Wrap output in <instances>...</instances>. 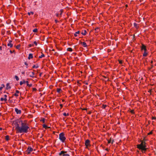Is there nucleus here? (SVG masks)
<instances>
[{
  "mask_svg": "<svg viewBox=\"0 0 156 156\" xmlns=\"http://www.w3.org/2000/svg\"><path fill=\"white\" fill-rule=\"evenodd\" d=\"M16 129L17 133H27L28 132L29 127L26 120H18L16 122Z\"/></svg>",
  "mask_w": 156,
  "mask_h": 156,
  "instance_id": "obj_1",
  "label": "nucleus"
},
{
  "mask_svg": "<svg viewBox=\"0 0 156 156\" xmlns=\"http://www.w3.org/2000/svg\"><path fill=\"white\" fill-rule=\"evenodd\" d=\"M59 139L62 142H65L66 140V138L65 136V134L64 133L62 132L59 134Z\"/></svg>",
  "mask_w": 156,
  "mask_h": 156,
  "instance_id": "obj_3",
  "label": "nucleus"
},
{
  "mask_svg": "<svg viewBox=\"0 0 156 156\" xmlns=\"http://www.w3.org/2000/svg\"><path fill=\"white\" fill-rule=\"evenodd\" d=\"M81 43L82 44V45L83 47H86L87 46V45L85 42H81Z\"/></svg>",
  "mask_w": 156,
  "mask_h": 156,
  "instance_id": "obj_13",
  "label": "nucleus"
},
{
  "mask_svg": "<svg viewBox=\"0 0 156 156\" xmlns=\"http://www.w3.org/2000/svg\"><path fill=\"white\" fill-rule=\"evenodd\" d=\"M2 86L0 87V90H2L3 88L5 87V85L4 84H2Z\"/></svg>",
  "mask_w": 156,
  "mask_h": 156,
  "instance_id": "obj_34",
  "label": "nucleus"
},
{
  "mask_svg": "<svg viewBox=\"0 0 156 156\" xmlns=\"http://www.w3.org/2000/svg\"><path fill=\"white\" fill-rule=\"evenodd\" d=\"M20 91L17 90H16V93L13 94V95L15 96L16 97H18L19 95L18 94L20 93Z\"/></svg>",
  "mask_w": 156,
  "mask_h": 156,
  "instance_id": "obj_9",
  "label": "nucleus"
},
{
  "mask_svg": "<svg viewBox=\"0 0 156 156\" xmlns=\"http://www.w3.org/2000/svg\"><path fill=\"white\" fill-rule=\"evenodd\" d=\"M140 51H144V52L143 55V57H146L147 56L148 53L147 49V47L143 44H141V45L140 46Z\"/></svg>",
  "mask_w": 156,
  "mask_h": 156,
  "instance_id": "obj_2",
  "label": "nucleus"
},
{
  "mask_svg": "<svg viewBox=\"0 0 156 156\" xmlns=\"http://www.w3.org/2000/svg\"><path fill=\"white\" fill-rule=\"evenodd\" d=\"M130 112L131 114H135V112L133 110H130Z\"/></svg>",
  "mask_w": 156,
  "mask_h": 156,
  "instance_id": "obj_28",
  "label": "nucleus"
},
{
  "mask_svg": "<svg viewBox=\"0 0 156 156\" xmlns=\"http://www.w3.org/2000/svg\"><path fill=\"white\" fill-rule=\"evenodd\" d=\"M142 141V140H140V139L139 140H138V142H141V143Z\"/></svg>",
  "mask_w": 156,
  "mask_h": 156,
  "instance_id": "obj_51",
  "label": "nucleus"
},
{
  "mask_svg": "<svg viewBox=\"0 0 156 156\" xmlns=\"http://www.w3.org/2000/svg\"><path fill=\"white\" fill-rule=\"evenodd\" d=\"M153 63V61L152 60H151V64H152V63Z\"/></svg>",
  "mask_w": 156,
  "mask_h": 156,
  "instance_id": "obj_59",
  "label": "nucleus"
},
{
  "mask_svg": "<svg viewBox=\"0 0 156 156\" xmlns=\"http://www.w3.org/2000/svg\"><path fill=\"white\" fill-rule=\"evenodd\" d=\"M67 51H72L73 50L72 48H67Z\"/></svg>",
  "mask_w": 156,
  "mask_h": 156,
  "instance_id": "obj_25",
  "label": "nucleus"
},
{
  "mask_svg": "<svg viewBox=\"0 0 156 156\" xmlns=\"http://www.w3.org/2000/svg\"><path fill=\"white\" fill-rule=\"evenodd\" d=\"M60 13L59 15L61 16L62 13L63 12V10L62 9H61L60 10Z\"/></svg>",
  "mask_w": 156,
  "mask_h": 156,
  "instance_id": "obj_36",
  "label": "nucleus"
},
{
  "mask_svg": "<svg viewBox=\"0 0 156 156\" xmlns=\"http://www.w3.org/2000/svg\"><path fill=\"white\" fill-rule=\"evenodd\" d=\"M59 14L58 13H57L56 14V16L57 17H58L59 16Z\"/></svg>",
  "mask_w": 156,
  "mask_h": 156,
  "instance_id": "obj_58",
  "label": "nucleus"
},
{
  "mask_svg": "<svg viewBox=\"0 0 156 156\" xmlns=\"http://www.w3.org/2000/svg\"><path fill=\"white\" fill-rule=\"evenodd\" d=\"M55 21L56 23H57L58 22V21L57 20H55Z\"/></svg>",
  "mask_w": 156,
  "mask_h": 156,
  "instance_id": "obj_52",
  "label": "nucleus"
},
{
  "mask_svg": "<svg viewBox=\"0 0 156 156\" xmlns=\"http://www.w3.org/2000/svg\"><path fill=\"white\" fill-rule=\"evenodd\" d=\"M77 83L78 84H79L80 85H81V83L80 82V81L79 80H77Z\"/></svg>",
  "mask_w": 156,
  "mask_h": 156,
  "instance_id": "obj_49",
  "label": "nucleus"
},
{
  "mask_svg": "<svg viewBox=\"0 0 156 156\" xmlns=\"http://www.w3.org/2000/svg\"><path fill=\"white\" fill-rule=\"evenodd\" d=\"M37 90V89L35 88H33V91H36Z\"/></svg>",
  "mask_w": 156,
  "mask_h": 156,
  "instance_id": "obj_43",
  "label": "nucleus"
},
{
  "mask_svg": "<svg viewBox=\"0 0 156 156\" xmlns=\"http://www.w3.org/2000/svg\"><path fill=\"white\" fill-rule=\"evenodd\" d=\"M87 109L86 108H83L82 109L83 110H87Z\"/></svg>",
  "mask_w": 156,
  "mask_h": 156,
  "instance_id": "obj_57",
  "label": "nucleus"
},
{
  "mask_svg": "<svg viewBox=\"0 0 156 156\" xmlns=\"http://www.w3.org/2000/svg\"><path fill=\"white\" fill-rule=\"evenodd\" d=\"M45 119L44 118H43V119L41 120V121H42L43 122V123H44L45 122Z\"/></svg>",
  "mask_w": 156,
  "mask_h": 156,
  "instance_id": "obj_45",
  "label": "nucleus"
},
{
  "mask_svg": "<svg viewBox=\"0 0 156 156\" xmlns=\"http://www.w3.org/2000/svg\"><path fill=\"white\" fill-rule=\"evenodd\" d=\"M60 108L61 109L63 107V105L62 104H60Z\"/></svg>",
  "mask_w": 156,
  "mask_h": 156,
  "instance_id": "obj_50",
  "label": "nucleus"
},
{
  "mask_svg": "<svg viewBox=\"0 0 156 156\" xmlns=\"http://www.w3.org/2000/svg\"><path fill=\"white\" fill-rule=\"evenodd\" d=\"M43 127L45 129L50 128V127L47 126L45 124H44L43 125Z\"/></svg>",
  "mask_w": 156,
  "mask_h": 156,
  "instance_id": "obj_16",
  "label": "nucleus"
},
{
  "mask_svg": "<svg viewBox=\"0 0 156 156\" xmlns=\"http://www.w3.org/2000/svg\"><path fill=\"white\" fill-rule=\"evenodd\" d=\"M27 14L29 16H30V14H32V15H33L34 14V12H33L31 11L30 12H28Z\"/></svg>",
  "mask_w": 156,
  "mask_h": 156,
  "instance_id": "obj_26",
  "label": "nucleus"
},
{
  "mask_svg": "<svg viewBox=\"0 0 156 156\" xmlns=\"http://www.w3.org/2000/svg\"><path fill=\"white\" fill-rule=\"evenodd\" d=\"M62 91V90L61 88H57V92L59 93H60Z\"/></svg>",
  "mask_w": 156,
  "mask_h": 156,
  "instance_id": "obj_19",
  "label": "nucleus"
},
{
  "mask_svg": "<svg viewBox=\"0 0 156 156\" xmlns=\"http://www.w3.org/2000/svg\"><path fill=\"white\" fill-rule=\"evenodd\" d=\"M95 30L96 31H97L98 32V30H99V28L98 27H97L95 29Z\"/></svg>",
  "mask_w": 156,
  "mask_h": 156,
  "instance_id": "obj_38",
  "label": "nucleus"
},
{
  "mask_svg": "<svg viewBox=\"0 0 156 156\" xmlns=\"http://www.w3.org/2000/svg\"><path fill=\"white\" fill-rule=\"evenodd\" d=\"M0 100L1 101H6L7 100V98H0Z\"/></svg>",
  "mask_w": 156,
  "mask_h": 156,
  "instance_id": "obj_24",
  "label": "nucleus"
},
{
  "mask_svg": "<svg viewBox=\"0 0 156 156\" xmlns=\"http://www.w3.org/2000/svg\"><path fill=\"white\" fill-rule=\"evenodd\" d=\"M2 130V128H1V127H0V130Z\"/></svg>",
  "mask_w": 156,
  "mask_h": 156,
  "instance_id": "obj_62",
  "label": "nucleus"
},
{
  "mask_svg": "<svg viewBox=\"0 0 156 156\" xmlns=\"http://www.w3.org/2000/svg\"><path fill=\"white\" fill-rule=\"evenodd\" d=\"M21 73H22V74H23V75H24V74H25V72H24V71L22 72H21Z\"/></svg>",
  "mask_w": 156,
  "mask_h": 156,
  "instance_id": "obj_54",
  "label": "nucleus"
},
{
  "mask_svg": "<svg viewBox=\"0 0 156 156\" xmlns=\"http://www.w3.org/2000/svg\"><path fill=\"white\" fill-rule=\"evenodd\" d=\"M146 142H142L140 144H138L136 145L137 147L139 150L144 147H146Z\"/></svg>",
  "mask_w": 156,
  "mask_h": 156,
  "instance_id": "obj_4",
  "label": "nucleus"
},
{
  "mask_svg": "<svg viewBox=\"0 0 156 156\" xmlns=\"http://www.w3.org/2000/svg\"><path fill=\"white\" fill-rule=\"evenodd\" d=\"M80 33V31H78L77 32H76L74 34V36L75 37H77V34H78Z\"/></svg>",
  "mask_w": 156,
  "mask_h": 156,
  "instance_id": "obj_22",
  "label": "nucleus"
},
{
  "mask_svg": "<svg viewBox=\"0 0 156 156\" xmlns=\"http://www.w3.org/2000/svg\"><path fill=\"white\" fill-rule=\"evenodd\" d=\"M11 88V87L9 86V83H7L6 85V89L8 90L9 89H10Z\"/></svg>",
  "mask_w": 156,
  "mask_h": 156,
  "instance_id": "obj_14",
  "label": "nucleus"
},
{
  "mask_svg": "<svg viewBox=\"0 0 156 156\" xmlns=\"http://www.w3.org/2000/svg\"><path fill=\"white\" fill-rule=\"evenodd\" d=\"M33 31L34 32L36 33L37 31V28H35L33 30Z\"/></svg>",
  "mask_w": 156,
  "mask_h": 156,
  "instance_id": "obj_30",
  "label": "nucleus"
},
{
  "mask_svg": "<svg viewBox=\"0 0 156 156\" xmlns=\"http://www.w3.org/2000/svg\"><path fill=\"white\" fill-rule=\"evenodd\" d=\"M66 151H62L59 153V155L60 156L62 155V156H70L69 155L66 154Z\"/></svg>",
  "mask_w": 156,
  "mask_h": 156,
  "instance_id": "obj_5",
  "label": "nucleus"
},
{
  "mask_svg": "<svg viewBox=\"0 0 156 156\" xmlns=\"http://www.w3.org/2000/svg\"><path fill=\"white\" fill-rule=\"evenodd\" d=\"M142 140V142H145L146 140L145 139V138H144Z\"/></svg>",
  "mask_w": 156,
  "mask_h": 156,
  "instance_id": "obj_48",
  "label": "nucleus"
},
{
  "mask_svg": "<svg viewBox=\"0 0 156 156\" xmlns=\"http://www.w3.org/2000/svg\"><path fill=\"white\" fill-rule=\"evenodd\" d=\"M107 107V105H103L102 106V108H103L105 109L106 107Z\"/></svg>",
  "mask_w": 156,
  "mask_h": 156,
  "instance_id": "obj_31",
  "label": "nucleus"
},
{
  "mask_svg": "<svg viewBox=\"0 0 156 156\" xmlns=\"http://www.w3.org/2000/svg\"><path fill=\"white\" fill-rule=\"evenodd\" d=\"M33 58V54H30L29 55L28 57V59H30L31 58Z\"/></svg>",
  "mask_w": 156,
  "mask_h": 156,
  "instance_id": "obj_15",
  "label": "nucleus"
},
{
  "mask_svg": "<svg viewBox=\"0 0 156 156\" xmlns=\"http://www.w3.org/2000/svg\"><path fill=\"white\" fill-rule=\"evenodd\" d=\"M12 41H9V43L7 44L8 46H9L10 48H12L13 46V44L12 43Z\"/></svg>",
  "mask_w": 156,
  "mask_h": 156,
  "instance_id": "obj_11",
  "label": "nucleus"
},
{
  "mask_svg": "<svg viewBox=\"0 0 156 156\" xmlns=\"http://www.w3.org/2000/svg\"><path fill=\"white\" fill-rule=\"evenodd\" d=\"M34 44H35V45L36 46L37 45V42L36 41H34Z\"/></svg>",
  "mask_w": 156,
  "mask_h": 156,
  "instance_id": "obj_42",
  "label": "nucleus"
},
{
  "mask_svg": "<svg viewBox=\"0 0 156 156\" xmlns=\"http://www.w3.org/2000/svg\"><path fill=\"white\" fill-rule=\"evenodd\" d=\"M87 33V31L86 30H84L81 33V34L83 35H85Z\"/></svg>",
  "mask_w": 156,
  "mask_h": 156,
  "instance_id": "obj_20",
  "label": "nucleus"
},
{
  "mask_svg": "<svg viewBox=\"0 0 156 156\" xmlns=\"http://www.w3.org/2000/svg\"><path fill=\"white\" fill-rule=\"evenodd\" d=\"M5 140L6 141H8L9 140V136L8 135H6L5 136Z\"/></svg>",
  "mask_w": 156,
  "mask_h": 156,
  "instance_id": "obj_23",
  "label": "nucleus"
},
{
  "mask_svg": "<svg viewBox=\"0 0 156 156\" xmlns=\"http://www.w3.org/2000/svg\"><path fill=\"white\" fill-rule=\"evenodd\" d=\"M26 83V81L25 80H23L22 81H21L20 83V85H22L23 84Z\"/></svg>",
  "mask_w": 156,
  "mask_h": 156,
  "instance_id": "obj_21",
  "label": "nucleus"
},
{
  "mask_svg": "<svg viewBox=\"0 0 156 156\" xmlns=\"http://www.w3.org/2000/svg\"><path fill=\"white\" fill-rule=\"evenodd\" d=\"M90 141L88 139H87L85 140V144L86 146V148H87L89 147H90L91 146L90 144Z\"/></svg>",
  "mask_w": 156,
  "mask_h": 156,
  "instance_id": "obj_6",
  "label": "nucleus"
},
{
  "mask_svg": "<svg viewBox=\"0 0 156 156\" xmlns=\"http://www.w3.org/2000/svg\"><path fill=\"white\" fill-rule=\"evenodd\" d=\"M24 64H25V65H26V66H27L28 65V64L26 62H25Z\"/></svg>",
  "mask_w": 156,
  "mask_h": 156,
  "instance_id": "obj_53",
  "label": "nucleus"
},
{
  "mask_svg": "<svg viewBox=\"0 0 156 156\" xmlns=\"http://www.w3.org/2000/svg\"><path fill=\"white\" fill-rule=\"evenodd\" d=\"M64 101H65V100L64 99L62 100V102H64Z\"/></svg>",
  "mask_w": 156,
  "mask_h": 156,
  "instance_id": "obj_64",
  "label": "nucleus"
},
{
  "mask_svg": "<svg viewBox=\"0 0 156 156\" xmlns=\"http://www.w3.org/2000/svg\"><path fill=\"white\" fill-rule=\"evenodd\" d=\"M63 115L65 116H68L69 115V113H64L63 114Z\"/></svg>",
  "mask_w": 156,
  "mask_h": 156,
  "instance_id": "obj_27",
  "label": "nucleus"
},
{
  "mask_svg": "<svg viewBox=\"0 0 156 156\" xmlns=\"http://www.w3.org/2000/svg\"><path fill=\"white\" fill-rule=\"evenodd\" d=\"M153 133V132H152V131H151L149 133H148L147 134V135H151V134H152Z\"/></svg>",
  "mask_w": 156,
  "mask_h": 156,
  "instance_id": "obj_40",
  "label": "nucleus"
},
{
  "mask_svg": "<svg viewBox=\"0 0 156 156\" xmlns=\"http://www.w3.org/2000/svg\"><path fill=\"white\" fill-rule=\"evenodd\" d=\"M114 142V140H112V141L111 138H110L109 140H108V144H110L111 143L112 144H113Z\"/></svg>",
  "mask_w": 156,
  "mask_h": 156,
  "instance_id": "obj_12",
  "label": "nucleus"
},
{
  "mask_svg": "<svg viewBox=\"0 0 156 156\" xmlns=\"http://www.w3.org/2000/svg\"><path fill=\"white\" fill-rule=\"evenodd\" d=\"M4 45L3 44L2 46H0V50L2 51V48H4Z\"/></svg>",
  "mask_w": 156,
  "mask_h": 156,
  "instance_id": "obj_32",
  "label": "nucleus"
},
{
  "mask_svg": "<svg viewBox=\"0 0 156 156\" xmlns=\"http://www.w3.org/2000/svg\"><path fill=\"white\" fill-rule=\"evenodd\" d=\"M88 83H85V84L86 85H88Z\"/></svg>",
  "mask_w": 156,
  "mask_h": 156,
  "instance_id": "obj_63",
  "label": "nucleus"
},
{
  "mask_svg": "<svg viewBox=\"0 0 156 156\" xmlns=\"http://www.w3.org/2000/svg\"><path fill=\"white\" fill-rule=\"evenodd\" d=\"M34 44H30L29 45V47H34Z\"/></svg>",
  "mask_w": 156,
  "mask_h": 156,
  "instance_id": "obj_41",
  "label": "nucleus"
},
{
  "mask_svg": "<svg viewBox=\"0 0 156 156\" xmlns=\"http://www.w3.org/2000/svg\"><path fill=\"white\" fill-rule=\"evenodd\" d=\"M33 151V149L31 147H28L26 151V153L27 154H30L31 152Z\"/></svg>",
  "mask_w": 156,
  "mask_h": 156,
  "instance_id": "obj_7",
  "label": "nucleus"
},
{
  "mask_svg": "<svg viewBox=\"0 0 156 156\" xmlns=\"http://www.w3.org/2000/svg\"><path fill=\"white\" fill-rule=\"evenodd\" d=\"M15 77L17 81H18L19 80V78L17 76H15Z\"/></svg>",
  "mask_w": 156,
  "mask_h": 156,
  "instance_id": "obj_33",
  "label": "nucleus"
},
{
  "mask_svg": "<svg viewBox=\"0 0 156 156\" xmlns=\"http://www.w3.org/2000/svg\"><path fill=\"white\" fill-rule=\"evenodd\" d=\"M146 147H144L140 149V150H141V151L143 153H145V151H146L147 149V148Z\"/></svg>",
  "mask_w": 156,
  "mask_h": 156,
  "instance_id": "obj_8",
  "label": "nucleus"
},
{
  "mask_svg": "<svg viewBox=\"0 0 156 156\" xmlns=\"http://www.w3.org/2000/svg\"><path fill=\"white\" fill-rule=\"evenodd\" d=\"M4 96L5 98H6L7 97V95H6V94L5 95H4Z\"/></svg>",
  "mask_w": 156,
  "mask_h": 156,
  "instance_id": "obj_55",
  "label": "nucleus"
},
{
  "mask_svg": "<svg viewBox=\"0 0 156 156\" xmlns=\"http://www.w3.org/2000/svg\"><path fill=\"white\" fill-rule=\"evenodd\" d=\"M105 150L106 151H109V150L108 148H106L105 149Z\"/></svg>",
  "mask_w": 156,
  "mask_h": 156,
  "instance_id": "obj_56",
  "label": "nucleus"
},
{
  "mask_svg": "<svg viewBox=\"0 0 156 156\" xmlns=\"http://www.w3.org/2000/svg\"><path fill=\"white\" fill-rule=\"evenodd\" d=\"M15 50H13L12 51H11V50L10 51V52L11 54H12V53L13 52H15Z\"/></svg>",
  "mask_w": 156,
  "mask_h": 156,
  "instance_id": "obj_39",
  "label": "nucleus"
},
{
  "mask_svg": "<svg viewBox=\"0 0 156 156\" xmlns=\"http://www.w3.org/2000/svg\"><path fill=\"white\" fill-rule=\"evenodd\" d=\"M15 111L17 114H20L21 113V111L17 108H15Z\"/></svg>",
  "mask_w": 156,
  "mask_h": 156,
  "instance_id": "obj_10",
  "label": "nucleus"
},
{
  "mask_svg": "<svg viewBox=\"0 0 156 156\" xmlns=\"http://www.w3.org/2000/svg\"><path fill=\"white\" fill-rule=\"evenodd\" d=\"M119 63L120 64H122V61L121 60H119Z\"/></svg>",
  "mask_w": 156,
  "mask_h": 156,
  "instance_id": "obj_37",
  "label": "nucleus"
},
{
  "mask_svg": "<svg viewBox=\"0 0 156 156\" xmlns=\"http://www.w3.org/2000/svg\"><path fill=\"white\" fill-rule=\"evenodd\" d=\"M35 65H34V66H33V67H32V68H35Z\"/></svg>",
  "mask_w": 156,
  "mask_h": 156,
  "instance_id": "obj_60",
  "label": "nucleus"
},
{
  "mask_svg": "<svg viewBox=\"0 0 156 156\" xmlns=\"http://www.w3.org/2000/svg\"><path fill=\"white\" fill-rule=\"evenodd\" d=\"M42 74V73H40V74H39V75H40V76H41V74Z\"/></svg>",
  "mask_w": 156,
  "mask_h": 156,
  "instance_id": "obj_61",
  "label": "nucleus"
},
{
  "mask_svg": "<svg viewBox=\"0 0 156 156\" xmlns=\"http://www.w3.org/2000/svg\"><path fill=\"white\" fill-rule=\"evenodd\" d=\"M134 27H135L137 28V24L136 23H134Z\"/></svg>",
  "mask_w": 156,
  "mask_h": 156,
  "instance_id": "obj_35",
  "label": "nucleus"
},
{
  "mask_svg": "<svg viewBox=\"0 0 156 156\" xmlns=\"http://www.w3.org/2000/svg\"><path fill=\"white\" fill-rule=\"evenodd\" d=\"M20 48V46L19 45H17L16 46V48L17 49H19Z\"/></svg>",
  "mask_w": 156,
  "mask_h": 156,
  "instance_id": "obj_44",
  "label": "nucleus"
},
{
  "mask_svg": "<svg viewBox=\"0 0 156 156\" xmlns=\"http://www.w3.org/2000/svg\"><path fill=\"white\" fill-rule=\"evenodd\" d=\"M26 83H27V86H28L29 87H30L32 86V84H29V83H28V81H26Z\"/></svg>",
  "mask_w": 156,
  "mask_h": 156,
  "instance_id": "obj_18",
  "label": "nucleus"
},
{
  "mask_svg": "<svg viewBox=\"0 0 156 156\" xmlns=\"http://www.w3.org/2000/svg\"><path fill=\"white\" fill-rule=\"evenodd\" d=\"M152 120H154V119L155 120V119H156V117H153V116L152 117Z\"/></svg>",
  "mask_w": 156,
  "mask_h": 156,
  "instance_id": "obj_47",
  "label": "nucleus"
},
{
  "mask_svg": "<svg viewBox=\"0 0 156 156\" xmlns=\"http://www.w3.org/2000/svg\"><path fill=\"white\" fill-rule=\"evenodd\" d=\"M35 74L34 72H32L31 74L30 75V76L32 78H34V75Z\"/></svg>",
  "mask_w": 156,
  "mask_h": 156,
  "instance_id": "obj_17",
  "label": "nucleus"
},
{
  "mask_svg": "<svg viewBox=\"0 0 156 156\" xmlns=\"http://www.w3.org/2000/svg\"><path fill=\"white\" fill-rule=\"evenodd\" d=\"M153 64H151V67L150 68H149V70H151L153 67Z\"/></svg>",
  "mask_w": 156,
  "mask_h": 156,
  "instance_id": "obj_46",
  "label": "nucleus"
},
{
  "mask_svg": "<svg viewBox=\"0 0 156 156\" xmlns=\"http://www.w3.org/2000/svg\"><path fill=\"white\" fill-rule=\"evenodd\" d=\"M45 56L44 55V54H42L41 56H39V58H41L42 57H44Z\"/></svg>",
  "mask_w": 156,
  "mask_h": 156,
  "instance_id": "obj_29",
  "label": "nucleus"
}]
</instances>
